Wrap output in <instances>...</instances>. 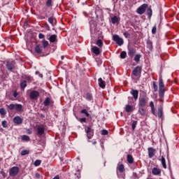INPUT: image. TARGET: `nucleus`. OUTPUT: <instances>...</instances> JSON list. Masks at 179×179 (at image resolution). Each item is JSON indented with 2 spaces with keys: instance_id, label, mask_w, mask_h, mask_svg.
Wrapping results in <instances>:
<instances>
[{
  "instance_id": "obj_1",
  "label": "nucleus",
  "mask_w": 179,
  "mask_h": 179,
  "mask_svg": "<svg viewBox=\"0 0 179 179\" xmlns=\"http://www.w3.org/2000/svg\"><path fill=\"white\" fill-rule=\"evenodd\" d=\"M148 101H149V98L148 96H142L138 99L139 113L146 112V110H145V107H146Z\"/></svg>"
},
{
  "instance_id": "obj_2",
  "label": "nucleus",
  "mask_w": 179,
  "mask_h": 179,
  "mask_svg": "<svg viewBox=\"0 0 179 179\" xmlns=\"http://www.w3.org/2000/svg\"><path fill=\"white\" fill-rule=\"evenodd\" d=\"M141 75H142V66H136L133 70V71L131 72L132 79H135L136 78H140Z\"/></svg>"
},
{
  "instance_id": "obj_3",
  "label": "nucleus",
  "mask_w": 179,
  "mask_h": 179,
  "mask_svg": "<svg viewBox=\"0 0 179 179\" xmlns=\"http://www.w3.org/2000/svg\"><path fill=\"white\" fill-rule=\"evenodd\" d=\"M164 93H166V89H164V83L163 78L159 79V97H164Z\"/></svg>"
},
{
  "instance_id": "obj_4",
  "label": "nucleus",
  "mask_w": 179,
  "mask_h": 179,
  "mask_svg": "<svg viewBox=\"0 0 179 179\" xmlns=\"http://www.w3.org/2000/svg\"><path fill=\"white\" fill-rule=\"evenodd\" d=\"M47 126L44 124H37L36 125V135L37 136H43L45 134V127Z\"/></svg>"
},
{
  "instance_id": "obj_5",
  "label": "nucleus",
  "mask_w": 179,
  "mask_h": 179,
  "mask_svg": "<svg viewBox=\"0 0 179 179\" xmlns=\"http://www.w3.org/2000/svg\"><path fill=\"white\" fill-rule=\"evenodd\" d=\"M6 68L9 71V72H13V69H16V62L13 60H6Z\"/></svg>"
},
{
  "instance_id": "obj_6",
  "label": "nucleus",
  "mask_w": 179,
  "mask_h": 179,
  "mask_svg": "<svg viewBox=\"0 0 179 179\" xmlns=\"http://www.w3.org/2000/svg\"><path fill=\"white\" fill-rule=\"evenodd\" d=\"M8 110H10V111H17L18 113H20V111H22V108H23V106H22V104H19V103H10L8 106Z\"/></svg>"
},
{
  "instance_id": "obj_7",
  "label": "nucleus",
  "mask_w": 179,
  "mask_h": 179,
  "mask_svg": "<svg viewBox=\"0 0 179 179\" xmlns=\"http://www.w3.org/2000/svg\"><path fill=\"white\" fill-rule=\"evenodd\" d=\"M148 6L149 5H148V3L142 4L136 9V13H138V15H143V13L146 12V9H148Z\"/></svg>"
},
{
  "instance_id": "obj_8",
  "label": "nucleus",
  "mask_w": 179,
  "mask_h": 179,
  "mask_svg": "<svg viewBox=\"0 0 179 179\" xmlns=\"http://www.w3.org/2000/svg\"><path fill=\"white\" fill-rule=\"evenodd\" d=\"M113 41H115L116 44H117V45H120V47L121 45H124V39L120 37V36H118L117 34H115L113 36Z\"/></svg>"
},
{
  "instance_id": "obj_9",
  "label": "nucleus",
  "mask_w": 179,
  "mask_h": 179,
  "mask_svg": "<svg viewBox=\"0 0 179 179\" xmlns=\"http://www.w3.org/2000/svg\"><path fill=\"white\" fill-rule=\"evenodd\" d=\"M43 106L45 107H48V106H50V107H54V100L50 97H46L43 101Z\"/></svg>"
},
{
  "instance_id": "obj_10",
  "label": "nucleus",
  "mask_w": 179,
  "mask_h": 179,
  "mask_svg": "<svg viewBox=\"0 0 179 179\" xmlns=\"http://www.w3.org/2000/svg\"><path fill=\"white\" fill-rule=\"evenodd\" d=\"M29 97L31 100H37L40 97V92L33 90L30 92Z\"/></svg>"
},
{
  "instance_id": "obj_11",
  "label": "nucleus",
  "mask_w": 179,
  "mask_h": 179,
  "mask_svg": "<svg viewBox=\"0 0 179 179\" xmlns=\"http://www.w3.org/2000/svg\"><path fill=\"white\" fill-rule=\"evenodd\" d=\"M17 173H19V168L17 166H13L10 170L9 176L10 177H15V176H17Z\"/></svg>"
},
{
  "instance_id": "obj_12",
  "label": "nucleus",
  "mask_w": 179,
  "mask_h": 179,
  "mask_svg": "<svg viewBox=\"0 0 179 179\" xmlns=\"http://www.w3.org/2000/svg\"><path fill=\"white\" fill-rule=\"evenodd\" d=\"M91 52L94 54V55H100L101 54V50L97 46H93L91 48Z\"/></svg>"
},
{
  "instance_id": "obj_13",
  "label": "nucleus",
  "mask_w": 179,
  "mask_h": 179,
  "mask_svg": "<svg viewBox=\"0 0 179 179\" xmlns=\"http://www.w3.org/2000/svg\"><path fill=\"white\" fill-rule=\"evenodd\" d=\"M148 157L150 159H152V157H153L155 155H156V149L150 147L148 148Z\"/></svg>"
},
{
  "instance_id": "obj_14",
  "label": "nucleus",
  "mask_w": 179,
  "mask_h": 179,
  "mask_svg": "<svg viewBox=\"0 0 179 179\" xmlns=\"http://www.w3.org/2000/svg\"><path fill=\"white\" fill-rule=\"evenodd\" d=\"M130 94L133 96L134 101H136L138 97H139V91L138 90H131Z\"/></svg>"
},
{
  "instance_id": "obj_15",
  "label": "nucleus",
  "mask_w": 179,
  "mask_h": 179,
  "mask_svg": "<svg viewBox=\"0 0 179 179\" xmlns=\"http://www.w3.org/2000/svg\"><path fill=\"white\" fill-rule=\"evenodd\" d=\"M86 134L88 139H92V138H93V135H94V133L90 127H87Z\"/></svg>"
},
{
  "instance_id": "obj_16",
  "label": "nucleus",
  "mask_w": 179,
  "mask_h": 179,
  "mask_svg": "<svg viewBox=\"0 0 179 179\" xmlns=\"http://www.w3.org/2000/svg\"><path fill=\"white\" fill-rule=\"evenodd\" d=\"M134 110H135V107L129 102V104L125 106V111H127V113H132Z\"/></svg>"
},
{
  "instance_id": "obj_17",
  "label": "nucleus",
  "mask_w": 179,
  "mask_h": 179,
  "mask_svg": "<svg viewBox=\"0 0 179 179\" xmlns=\"http://www.w3.org/2000/svg\"><path fill=\"white\" fill-rule=\"evenodd\" d=\"M135 54H136V50L134 48H128V55L129 57H130L131 58H132V57H134V55H135Z\"/></svg>"
},
{
  "instance_id": "obj_18",
  "label": "nucleus",
  "mask_w": 179,
  "mask_h": 179,
  "mask_svg": "<svg viewBox=\"0 0 179 179\" xmlns=\"http://www.w3.org/2000/svg\"><path fill=\"white\" fill-rule=\"evenodd\" d=\"M152 173L153 176H160V174H162V169L155 167L152 169Z\"/></svg>"
},
{
  "instance_id": "obj_19",
  "label": "nucleus",
  "mask_w": 179,
  "mask_h": 179,
  "mask_svg": "<svg viewBox=\"0 0 179 179\" xmlns=\"http://www.w3.org/2000/svg\"><path fill=\"white\" fill-rule=\"evenodd\" d=\"M22 79H24V80H26L27 82H28V83H31V82H33V80H34V78L29 75H23L22 76Z\"/></svg>"
},
{
  "instance_id": "obj_20",
  "label": "nucleus",
  "mask_w": 179,
  "mask_h": 179,
  "mask_svg": "<svg viewBox=\"0 0 179 179\" xmlns=\"http://www.w3.org/2000/svg\"><path fill=\"white\" fill-rule=\"evenodd\" d=\"M152 15H153V10H152V6H150L149 7L147 8V16L149 20L152 19Z\"/></svg>"
},
{
  "instance_id": "obj_21",
  "label": "nucleus",
  "mask_w": 179,
  "mask_h": 179,
  "mask_svg": "<svg viewBox=\"0 0 179 179\" xmlns=\"http://www.w3.org/2000/svg\"><path fill=\"white\" fill-rule=\"evenodd\" d=\"M98 85L101 89L106 88V81H104L101 78H99L98 79Z\"/></svg>"
},
{
  "instance_id": "obj_22",
  "label": "nucleus",
  "mask_w": 179,
  "mask_h": 179,
  "mask_svg": "<svg viewBox=\"0 0 179 179\" xmlns=\"http://www.w3.org/2000/svg\"><path fill=\"white\" fill-rule=\"evenodd\" d=\"M43 48L41 45H36L34 48V51L36 54H41V52H43Z\"/></svg>"
},
{
  "instance_id": "obj_23",
  "label": "nucleus",
  "mask_w": 179,
  "mask_h": 179,
  "mask_svg": "<svg viewBox=\"0 0 179 179\" xmlns=\"http://www.w3.org/2000/svg\"><path fill=\"white\" fill-rule=\"evenodd\" d=\"M13 122L17 124V125H20L23 122V120H22V117L16 116L13 118Z\"/></svg>"
},
{
  "instance_id": "obj_24",
  "label": "nucleus",
  "mask_w": 179,
  "mask_h": 179,
  "mask_svg": "<svg viewBox=\"0 0 179 179\" xmlns=\"http://www.w3.org/2000/svg\"><path fill=\"white\" fill-rule=\"evenodd\" d=\"M20 87L22 90H24L27 87V81L26 80H22L20 83Z\"/></svg>"
},
{
  "instance_id": "obj_25",
  "label": "nucleus",
  "mask_w": 179,
  "mask_h": 179,
  "mask_svg": "<svg viewBox=\"0 0 179 179\" xmlns=\"http://www.w3.org/2000/svg\"><path fill=\"white\" fill-rule=\"evenodd\" d=\"M147 48H148L149 51H153V42L150 39L147 41Z\"/></svg>"
},
{
  "instance_id": "obj_26",
  "label": "nucleus",
  "mask_w": 179,
  "mask_h": 179,
  "mask_svg": "<svg viewBox=\"0 0 179 179\" xmlns=\"http://www.w3.org/2000/svg\"><path fill=\"white\" fill-rule=\"evenodd\" d=\"M84 97L87 101H92L93 100V95L90 92H87Z\"/></svg>"
},
{
  "instance_id": "obj_27",
  "label": "nucleus",
  "mask_w": 179,
  "mask_h": 179,
  "mask_svg": "<svg viewBox=\"0 0 179 179\" xmlns=\"http://www.w3.org/2000/svg\"><path fill=\"white\" fill-rule=\"evenodd\" d=\"M57 34L51 35L48 38L50 43H55L57 41Z\"/></svg>"
},
{
  "instance_id": "obj_28",
  "label": "nucleus",
  "mask_w": 179,
  "mask_h": 179,
  "mask_svg": "<svg viewBox=\"0 0 179 179\" xmlns=\"http://www.w3.org/2000/svg\"><path fill=\"white\" fill-rule=\"evenodd\" d=\"M117 170H119L120 173H124V171H125V166H124V164H120L117 166Z\"/></svg>"
},
{
  "instance_id": "obj_29",
  "label": "nucleus",
  "mask_w": 179,
  "mask_h": 179,
  "mask_svg": "<svg viewBox=\"0 0 179 179\" xmlns=\"http://www.w3.org/2000/svg\"><path fill=\"white\" fill-rule=\"evenodd\" d=\"M161 163L164 169H167V164H166V158H164V157L163 156H162V158H161Z\"/></svg>"
},
{
  "instance_id": "obj_30",
  "label": "nucleus",
  "mask_w": 179,
  "mask_h": 179,
  "mask_svg": "<svg viewBox=\"0 0 179 179\" xmlns=\"http://www.w3.org/2000/svg\"><path fill=\"white\" fill-rule=\"evenodd\" d=\"M150 107L151 108V113H156V108H155V103H153V101L150 102Z\"/></svg>"
},
{
  "instance_id": "obj_31",
  "label": "nucleus",
  "mask_w": 179,
  "mask_h": 179,
  "mask_svg": "<svg viewBox=\"0 0 179 179\" xmlns=\"http://www.w3.org/2000/svg\"><path fill=\"white\" fill-rule=\"evenodd\" d=\"M127 162L129 164H132L134 163V157L131 155H127Z\"/></svg>"
},
{
  "instance_id": "obj_32",
  "label": "nucleus",
  "mask_w": 179,
  "mask_h": 179,
  "mask_svg": "<svg viewBox=\"0 0 179 179\" xmlns=\"http://www.w3.org/2000/svg\"><path fill=\"white\" fill-rule=\"evenodd\" d=\"M71 177H73L75 179H80V173L79 171H77L76 173H72L71 175Z\"/></svg>"
},
{
  "instance_id": "obj_33",
  "label": "nucleus",
  "mask_w": 179,
  "mask_h": 179,
  "mask_svg": "<svg viewBox=\"0 0 179 179\" xmlns=\"http://www.w3.org/2000/svg\"><path fill=\"white\" fill-rule=\"evenodd\" d=\"M42 45H43V48H47V47H48V45H50V43L45 40L43 39L42 41Z\"/></svg>"
},
{
  "instance_id": "obj_34",
  "label": "nucleus",
  "mask_w": 179,
  "mask_h": 179,
  "mask_svg": "<svg viewBox=\"0 0 179 179\" xmlns=\"http://www.w3.org/2000/svg\"><path fill=\"white\" fill-rule=\"evenodd\" d=\"M118 21H119L118 17H117V16H114L111 18V22H112L113 24H115L118 23Z\"/></svg>"
},
{
  "instance_id": "obj_35",
  "label": "nucleus",
  "mask_w": 179,
  "mask_h": 179,
  "mask_svg": "<svg viewBox=\"0 0 179 179\" xmlns=\"http://www.w3.org/2000/svg\"><path fill=\"white\" fill-rule=\"evenodd\" d=\"M96 45L99 47V48H101V47H103V41H101V39H98L96 42Z\"/></svg>"
},
{
  "instance_id": "obj_36",
  "label": "nucleus",
  "mask_w": 179,
  "mask_h": 179,
  "mask_svg": "<svg viewBox=\"0 0 179 179\" xmlns=\"http://www.w3.org/2000/svg\"><path fill=\"white\" fill-rule=\"evenodd\" d=\"M153 115L155 117H158V118H161L163 120V113H152Z\"/></svg>"
},
{
  "instance_id": "obj_37",
  "label": "nucleus",
  "mask_w": 179,
  "mask_h": 179,
  "mask_svg": "<svg viewBox=\"0 0 179 179\" xmlns=\"http://www.w3.org/2000/svg\"><path fill=\"white\" fill-rule=\"evenodd\" d=\"M22 141H24L25 142H29V141H30V137L27 135H23L22 136Z\"/></svg>"
},
{
  "instance_id": "obj_38",
  "label": "nucleus",
  "mask_w": 179,
  "mask_h": 179,
  "mask_svg": "<svg viewBox=\"0 0 179 179\" xmlns=\"http://www.w3.org/2000/svg\"><path fill=\"white\" fill-rule=\"evenodd\" d=\"M30 151L29 150H23L21 151V156H26V155H29Z\"/></svg>"
},
{
  "instance_id": "obj_39",
  "label": "nucleus",
  "mask_w": 179,
  "mask_h": 179,
  "mask_svg": "<svg viewBox=\"0 0 179 179\" xmlns=\"http://www.w3.org/2000/svg\"><path fill=\"white\" fill-rule=\"evenodd\" d=\"M142 55H136V56L134 57V61L136 62H139V61H141V58Z\"/></svg>"
},
{
  "instance_id": "obj_40",
  "label": "nucleus",
  "mask_w": 179,
  "mask_h": 179,
  "mask_svg": "<svg viewBox=\"0 0 179 179\" xmlns=\"http://www.w3.org/2000/svg\"><path fill=\"white\" fill-rule=\"evenodd\" d=\"M136 125H138V121L136 120L133 121L131 124V128L133 131H135V128H136Z\"/></svg>"
},
{
  "instance_id": "obj_41",
  "label": "nucleus",
  "mask_w": 179,
  "mask_h": 179,
  "mask_svg": "<svg viewBox=\"0 0 179 179\" xmlns=\"http://www.w3.org/2000/svg\"><path fill=\"white\" fill-rule=\"evenodd\" d=\"M152 86L155 92H157L159 90V87H157V84L155 81L152 83Z\"/></svg>"
},
{
  "instance_id": "obj_42",
  "label": "nucleus",
  "mask_w": 179,
  "mask_h": 179,
  "mask_svg": "<svg viewBox=\"0 0 179 179\" xmlns=\"http://www.w3.org/2000/svg\"><path fill=\"white\" fill-rule=\"evenodd\" d=\"M120 58H122V59H125V58H127V52L122 51L120 53Z\"/></svg>"
},
{
  "instance_id": "obj_43",
  "label": "nucleus",
  "mask_w": 179,
  "mask_h": 179,
  "mask_svg": "<svg viewBox=\"0 0 179 179\" xmlns=\"http://www.w3.org/2000/svg\"><path fill=\"white\" fill-rule=\"evenodd\" d=\"M1 125H2L3 128H8V121L3 120L1 122Z\"/></svg>"
},
{
  "instance_id": "obj_44",
  "label": "nucleus",
  "mask_w": 179,
  "mask_h": 179,
  "mask_svg": "<svg viewBox=\"0 0 179 179\" xmlns=\"http://www.w3.org/2000/svg\"><path fill=\"white\" fill-rule=\"evenodd\" d=\"M35 167H38V166H40V164H41V160L40 159H36L34 163Z\"/></svg>"
},
{
  "instance_id": "obj_45",
  "label": "nucleus",
  "mask_w": 179,
  "mask_h": 179,
  "mask_svg": "<svg viewBox=\"0 0 179 179\" xmlns=\"http://www.w3.org/2000/svg\"><path fill=\"white\" fill-rule=\"evenodd\" d=\"M54 20H56L55 19H54V17H50L49 18H48V22L50 23V24L52 25V26H54Z\"/></svg>"
},
{
  "instance_id": "obj_46",
  "label": "nucleus",
  "mask_w": 179,
  "mask_h": 179,
  "mask_svg": "<svg viewBox=\"0 0 179 179\" xmlns=\"http://www.w3.org/2000/svg\"><path fill=\"white\" fill-rule=\"evenodd\" d=\"M124 36L125 37V38H129V37L131 36V34H129V33H128V31H125L123 33Z\"/></svg>"
},
{
  "instance_id": "obj_47",
  "label": "nucleus",
  "mask_w": 179,
  "mask_h": 179,
  "mask_svg": "<svg viewBox=\"0 0 179 179\" xmlns=\"http://www.w3.org/2000/svg\"><path fill=\"white\" fill-rule=\"evenodd\" d=\"M158 113H163V103L158 106Z\"/></svg>"
},
{
  "instance_id": "obj_48",
  "label": "nucleus",
  "mask_w": 179,
  "mask_h": 179,
  "mask_svg": "<svg viewBox=\"0 0 179 179\" xmlns=\"http://www.w3.org/2000/svg\"><path fill=\"white\" fill-rule=\"evenodd\" d=\"M157 31V28L156 25H155L152 29V34H156Z\"/></svg>"
},
{
  "instance_id": "obj_49",
  "label": "nucleus",
  "mask_w": 179,
  "mask_h": 179,
  "mask_svg": "<svg viewBox=\"0 0 179 179\" xmlns=\"http://www.w3.org/2000/svg\"><path fill=\"white\" fill-rule=\"evenodd\" d=\"M51 3H52V0H47L46 6L50 8L51 6Z\"/></svg>"
},
{
  "instance_id": "obj_50",
  "label": "nucleus",
  "mask_w": 179,
  "mask_h": 179,
  "mask_svg": "<svg viewBox=\"0 0 179 179\" xmlns=\"http://www.w3.org/2000/svg\"><path fill=\"white\" fill-rule=\"evenodd\" d=\"M101 135H108V131H107L106 129H103L101 131Z\"/></svg>"
},
{
  "instance_id": "obj_51",
  "label": "nucleus",
  "mask_w": 179,
  "mask_h": 179,
  "mask_svg": "<svg viewBox=\"0 0 179 179\" xmlns=\"http://www.w3.org/2000/svg\"><path fill=\"white\" fill-rule=\"evenodd\" d=\"M44 27H45V28L48 31L50 30V25H48V23L45 22V23L44 24Z\"/></svg>"
},
{
  "instance_id": "obj_52",
  "label": "nucleus",
  "mask_w": 179,
  "mask_h": 179,
  "mask_svg": "<svg viewBox=\"0 0 179 179\" xmlns=\"http://www.w3.org/2000/svg\"><path fill=\"white\" fill-rule=\"evenodd\" d=\"M160 97V99H158V101H160V103H162L161 104H163V103L164 102V96H159Z\"/></svg>"
},
{
  "instance_id": "obj_53",
  "label": "nucleus",
  "mask_w": 179,
  "mask_h": 179,
  "mask_svg": "<svg viewBox=\"0 0 179 179\" xmlns=\"http://www.w3.org/2000/svg\"><path fill=\"white\" fill-rule=\"evenodd\" d=\"M35 73L36 75H38L39 78H43V74L40 73V71H37Z\"/></svg>"
},
{
  "instance_id": "obj_54",
  "label": "nucleus",
  "mask_w": 179,
  "mask_h": 179,
  "mask_svg": "<svg viewBox=\"0 0 179 179\" xmlns=\"http://www.w3.org/2000/svg\"><path fill=\"white\" fill-rule=\"evenodd\" d=\"M18 95H19V94L17 93V91L13 92V97L16 98V97H17Z\"/></svg>"
},
{
  "instance_id": "obj_55",
  "label": "nucleus",
  "mask_w": 179,
  "mask_h": 179,
  "mask_svg": "<svg viewBox=\"0 0 179 179\" xmlns=\"http://www.w3.org/2000/svg\"><path fill=\"white\" fill-rule=\"evenodd\" d=\"M80 122H86V117H83L79 120Z\"/></svg>"
},
{
  "instance_id": "obj_56",
  "label": "nucleus",
  "mask_w": 179,
  "mask_h": 179,
  "mask_svg": "<svg viewBox=\"0 0 179 179\" xmlns=\"http://www.w3.org/2000/svg\"><path fill=\"white\" fill-rule=\"evenodd\" d=\"M45 36L43 34H38V38L41 39V38H44Z\"/></svg>"
},
{
  "instance_id": "obj_57",
  "label": "nucleus",
  "mask_w": 179,
  "mask_h": 179,
  "mask_svg": "<svg viewBox=\"0 0 179 179\" xmlns=\"http://www.w3.org/2000/svg\"><path fill=\"white\" fill-rule=\"evenodd\" d=\"M88 142H92V145H97V141H88Z\"/></svg>"
},
{
  "instance_id": "obj_58",
  "label": "nucleus",
  "mask_w": 179,
  "mask_h": 179,
  "mask_svg": "<svg viewBox=\"0 0 179 179\" xmlns=\"http://www.w3.org/2000/svg\"><path fill=\"white\" fill-rule=\"evenodd\" d=\"M1 174H2V176L3 177V178H5V177H6V173L5 172H3V171H1Z\"/></svg>"
},
{
  "instance_id": "obj_59",
  "label": "nucleus",
  "mask_w": 179,
  "mask_h": 179,
  "mask_svg": "<svg viewBox=\"0 0 179 179\" xmlns=\"http://www.w3.org/2000/svg\"><path fill=\"white\" fill-rule=\"evenodd\" d=\"M35 177H36V178H40V177H41V176L40 173H36L35 174Z\"/></svg>"
},
{
  "instance_id": "obj_60",
  "label": "nucleus",
  "mask_w": 179,
  "mask_h": 179,
  "mask_svg": "<svg viewBox=\"0 0 179 179\" xmlns=\"http://www.w3.org/2000/svg\"><path fill=\"white\" fill-rule=\"evenodd\" d=\"M131 118H134L135 120H138V117H136V115H132Z\"/></svg>"
},
{
  "instance_id": "obj_61",
  "label": "nucleus",
  "mask_w": 179,
  "mask_h": 179,
  "mask_svg": "<svg viewBox=\"0 0 179 179\" xmlns=\"http://www.w3.org/2000/svg\"><path fill=\"white\" fill-rule=\"evenodd\" d=\"M80 113H87V110L83 109V110H80Z\"/></svg>"
},
{
  "instance_id": "obj_62",
  "label": "nucleus",
  "mask_w": 179,
  "mask_h": 179,
  "mask_svg": "<svg viewBox=\"0 0 179 179\" xmlns=\"http://www.w3.org/2000/svg\"><path fill=\"white\" fill-rule=\"evenodd\" d=\"M52 179H59V175H57Z\"/></svg>"
},
{
  "instance_id": "obj_63",
  "label": "nucleus",
  "mask_w": 179,
  "mask_h": 179,
  "mask_svg": "<svg viewBox=\"0 0 179 179\" xmlns=\"http://www.w3.org/2000/svg\"><path fill=\"white\" fill-rule=\"evenodd\" d=\"M0 113H5V109L3 108H1L0 109Z\"/></svg>"
},
{
  "instance_id": "obj_64",
  "label": "nucleus",
  "mask_w": 179,
  "mask_h": 179,
  "mask_svg": "<svg viewBox=\"0 0 179 179\" xmlns=\"http://www.w3.org/2000/svg\"><path fill=\"white\" fill-rule=\"evenodd\" d=\"M86 117H89V115H90V114H89V113H85Z\"/></svg>"
}]
</instances>
